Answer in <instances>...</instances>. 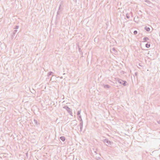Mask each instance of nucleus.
<instances>
[{"label":"nucleus","instance_id":"6ab92c4d","mask_svg":"<svg viewBox=\"0 0 160 160\" xmlns=\"http://www.w3.org/2000/svg\"><path fill=\"white\" fill-rule=\"evenodd\" d=\"M81 111V110H79L78 111L77 114V115L78 116H79L81 115H80Z\"/></svg>","mask_w":160,"mask_h":160},{"label":"nucleus","instance_id":"2f4dec72","mask_svg":"<svg viewBox=\"0 0 160 160\" xmlns=\"http://www.w3.org/2000/svg\"><path fill=\"white\" fill-rule=\"evenodd\" d=\"M95 152L96 153V154H97V153L96 152Z\"/></svg>","mask_w":160,"mask_h":160},{"label":"nucleus","instance_id":"a878e982","mask_svg":"<svg viewBox=\"0 0 160 160\" xmlns=\"http://www.w3.org/2000/svg\"><path fill=\"white\" fill-rule=\"evenodd\" d=\"M28 152L26 153V156L27 157V158H28Z\"/></svg>","mask_w":160,"mask_h":160},{"label":"nucleus","instance_id":"5701e85b","mask_svg":"<svg viewBox=\"0 0 160 160\" xmlns=\"http://www.w3.org/2000/svg\"><path fill=\"white\" fill-rule=\"evenodd\" d=\"M138 72H136L135 73V76L137 78V75H138Z\"/></svg>","mask_w":160,"mask_h":160},{"label":"nucleus","instance_id":"dca6fc26","mask_svg":"<svg viewBox=\"0 0 160 160\" xmlns=\"http://www.w3.org/2000/svg\"><path fill=\"white\" fill-rule=\"evenodd\" d=\"M61 5L60 4L59 5V7L58 10V11H59V12H61V11L62 10V9L61 8Z\"/></svg>","mask_w":160,"mask_h":160},{"label":"nucleus","instance_id":"7ed1b4c3","mask_svg":"<svg viewBox=\"0 0 160 160\" xmlns=\"http://www.w3.org/2000/svg\"><path fill=\"white\" fill-rule=\"evenodd\" d=\"M103 142L104 143H107L108 145H111L112 144V142L110 141L107 138L105 139L103 141Z\"/></svg>","mask_w":160,"mask_h":160},{"label":"nucleus","instance_id":"473e14b6","mask_svg":"<svg viewBox=\"0 0 160 160\" xmlns=\"http://www.w3.org/2000/svg\"><path fill=\"white\" fill-rule=\"evenodd\" d=\"M75 2H77V0H75Z\"/></svg>","mask_w":160,"mask_h":160},{"label":"nucleus","instance_id":"b1692460","mask_svg":"<svg viewBox=\"0 0 160 160\" xmlns=\"http://www.w3.org/2000/svg\"><path fill=\"white\" fill-rule=\"evenodd\" d=\"M60 13V12H59V11H58L57 13V15H59Z\"/></svg>","mask_w":160,"mask_h":160},{"label":"nucleus","instance_id":"412c9836","mask_svg":"<svg viewBox=\"0 0 160 160\" xmlns=\"http://www.w3.org/2000/svg\"><path fill=\"white\" fill-rule=\"evenodd\" d=\"M138 33V31L137 30H135L133 32V33L134 35H136Z\"/></svg>","mask_w":160,"mask_h":160},{"label":"nucleus","instance_id":"c756f323","mask_svg":"<svg viewBox=\"0 0 160 160\" xmlns=\"http://www.w3.org/2000/svg\"><path fill=\"white\" fill-rule=\"evenodd\" d=\"M80 49H80V48H79V51H80Z\"/></svg>","mask_w":160,"mask_h":160},{"label":"nucleus","instance_id":"9b49d317","mask_svg":"<svg viewBox=\"0 0 160 160\" xmlns=\"http://www.w3.org/2000/svg\"><path fill=\"white\" fill-rule=\"evenodd\" d=\"M78 117V119L80 122H83L81 115L79 116Z\"/></svg>","mask_w":160,"mask_h":160},{"label":"nucleus","instance_id":"9d476101","mask_svg":"<svg viewBox=\"0 0 160 160\" xmlns=\"http://www.w3.org/2000/svg\"><path fill=\"white\" fill-rule=\"evenodd\" d=\"M144 29L148 32H149L150 30V28L149 27L146 26L144 28Z\"/></svg>","mask_w":160,"mask_h":160},{"label":"nucleus","instance_id":"1a4fd4ad","mask_svg":"<svg viewBox=\"0 0 160 160\" xmlns=\"http://www.w3.org/2000/svg\"><path fill=\"white\" fill-rule=\"evenodd\" d=\"M60 140H62V141L64 142L65 140V138L64 136H61L60 138Z\"/></svg>","mask_w":160,"mask_h":160},{"label":"nucleus","instance_id":"a211bd4d","mask_svg":"<svg viewBox=\"0 0 160 160\" xmlns=\"http://www.w3.org/2000/svg\"><path fill=\"white\" fill-rule=\"evenodd\" d=\"M144 1L148 4H150L151 3V2L148 0H145Z\"/></svg>","mask_w":160,"mask_h":160},{"label":"nucleus","instance_id":"cd10ccee","mask_svg":"<svg viewBox=\"0 0 160 160\" xmlns=\"http://www.w3.org/2000/svg\"><path fill=\"white\" fill-rule=\"evenodd\" d=\"M157 122L158 124H160V120L157 121Z\"/></svg>","mask_w":160,"mask_h":160},{"label":"nucleus","instance_id":"7c9ffc66","mask_svg":"<svg viewBox=\"0 0 160 160\" xmlns=\"http://www.w3.org/2000/svg\"><path fill=\"white\" fill-rule=\"evenodd\" d=\"M62 78V77H61V78Z\"/></svg>","mask_w":160,"mask_h":160},{"label":"nucleus","instance_id":"20e7f679","mask_svg":"<svg viewBox=\"0 0 160 160\" xmlns=\"http://www.w3.org/2000/svg\"><path fill=\"white\" fill-rule=\"evenodd\" d=\"M17 31H18L17 30H15L13 31L12 33V35L11 37V39H13L14 38V37L15 35L17 33Z\"/></svg>","mask_w":160,"mask_h":160},{"label":"nucleus","instance_id":"f8f14e48","mask_svg":"<svg viewBox=\"0 0 160 160\" xmlns=\"http://www.w3.org/2000/svg\"><path fill=\"white\" fill-rule=\"evenodd\" d=\"M149 39L147 37H145L143 38V40L144 42H147V41Z\"/></svg>","mask_w":160,"mask_h":160},{"label":"nucleus","instance_id":"4468645a","mask_svg":"<svg viewBox=\"0 0 160 160\" xmlns=\"http://www.w3.org/2000/svg\"><path fill=\"white\" fill-rule=\"evenodd\" d=\"M150 43H147L145 45V47L147 48H148L150 47Z\"/></svg>","mask_w":160,"mask_h":160},{"label":"nucleus","instance_id":"423d86ee","mask_svg":"<svg viewBox=\"0 0 160 160\" xmlns=\"http://www.w3.org/2000/svg\"><path fill=\"white\" fill-rule=\"evenodd\" d=\"M34 125L35 126H37L38 125H39V123L38 122V121L36 120L35 119H34Z\"/></svg>","mask_w":160,"mask_h":160},{"label":"nucleus","instance_id":"6e6552de","mask_svg":"<svg viewBox=\"0 0 160 160\" xmlns=\"http://www.w3.org/2000/svg\"><path fill=\"white\" fill-rule=\"evenodd\" d=\"M139 18L138 16H137V17L134 18V21L136 22H138V21H139V20H138V18Z\"/></svg>","mask_w":160,"mask_h":160},{"label":"nucleus","instance_id":"2eb2a0df","mask_svg":"<svg viewBox=\"0 0 160 160\" xmlns=\"http://www.w3.org/2000/svg\"><path fill=\"white\" fill-rule=\"evenodd\" d=\"M72 122L74 123V126H76L77 125V121L76 120H73Z\"/></svg>","mask_w":160,"mask_h":160},{"label":"nucleus","instance_id":"f03ea898","mask_svg":"<svg viewBox=\"0 0 160 160\" xmlns=\"http://www.w3.org/2000/svg\"><path fill=\"white\" fill-rule=\"evenodd\" d=\"M63 108L65 109L72 116V110L68 106L66 105L63 107Z\"/></svg>","mask_w":160,"mask_h":160},{"label":"nucleus","instance_id":"bb28decb","mask_svg":"<svg viewBox=\"0 0 160 160\" xmlns=\"http://www.w3.org/2000/svg\"><path fill=\"white\" fill-rule=\"evenodd\" d=\"M98 160H102V159L100 157H98Z\"/></svg>","mask_w":160,"mask_h":160},{"label":"nucleus","instance_id":"ddd939ff","mask_svg":"<svg viewBox=\"0 0 160 160\" xmlns=\"http://www.w3.org/2000/svg\"><path fill=\"white\" fill-rule=\"evenodd\" d=\"M53 73V72H52L50 71L48 73L47 76L49 77Z\"/></svg>","mask_w":160,"mask_h":160},{"label":"nucleus","instance_id":"f257e3e1","mask_svg":"<svg viewBox=\"0 0 160 160\" xmlns=\"http://www.w3.org/2000/svg\"><path fill=\"white\" fill-rule=\"evenodd\" d=\"M116 81L120 84L123 85L124 86H126L127 85V82L126 81H123L119 78H117L116 80Z\"/></svg>","mask_w":160,"mask_h":160},{"label":"nucleus","instance_id":"aec40b11","mask_svg":"<svg viewBox=\"0 0 160 160\" xmlns=\"http://www.w3.org/2000/svg\"><path fill=\"white\" fill-rule=\"evenodd\" d=\"M19 26L17 25L15 26V27L14 28V29H18L19 28Z\"/></svg>","mask_w":160,"mask_h":160},{"label":"nucleus","instance_id":"39448f33","mask_svg":"<svg viewBox=\"0 0 160 160\" xmlns=\"http://www.w3.org/2000/svg\"><path fill=\"white\" fill-rule=\"evenodd\" d=\"M102 86H103L104 88L106 89L109 88H111V86L110 85L108 84H103Z\"/></svg>","mask_w":160,"mask_h":160},{"label":"nucleus","instance_id":"393cba45","mask_svg":"<svg viewBox=\"0 0 160 160\" xmlns=\"http://www.w3.org/2000/svg\"><path fill=\"white\" fill-rule=\"evenodd\" d=\"M112 50L114 51V52H115L116 51V49L115 48H112Z\"/></svg>","mask_w":160,"mask_h":160},{"label":"nucleus","instance_id":"0eeeda50","mask_svg":"<svg viewBox=\"0 0 160 160\" xmlns=\"http://www.w3.org/2000/svg\"><path fill=\"white\" fill-rule=\"evenodd\" d=\"M80 128V131H82V127H83V122H80L79 124Z\"/></svg>","mask_w":160,"mask_h":160},{"label":"nucleus","instance_id":"f3484780","mask_svg":"<svg viewBox=\"0 0 160 160\" xmlns=\"http://www.w3.org/2000/svg\"><path fill=\"white\" fill-rule=\"evenodd\" d=\"M126 17L127 18L129 19L130 18V14L127 13L126 14Z\"/></svg>","mask_w":160,"mask_h":160},{"label":"nucleus","instance_id":"c85d7f7f","mask_svg":"<svg viewBox=\"0 0 160 160\" xmlns=\"http://www.w3.org/2000/svg\"><path fill=\"white\" fill-rule=\"evenodd\" d=\"M130 14H131V15L132 16V12H130Z\"/></svg>","mask_w":160,"mask_h":160},{"label":"nucleus","instance_id":"4be33fe9","mask_svg":"<svg viewBox=\"0 0 160 160\" xmlns=\"http://www.w3.org/2000/svg\"><path fill=\"white\" fill-rule=\"evenodd\" d=\"M31 92L33 94H34L36 92V91L33 89H32V91H31Z\"/></svg>","mask_w":160,"mask_h":160}]
</instances>
